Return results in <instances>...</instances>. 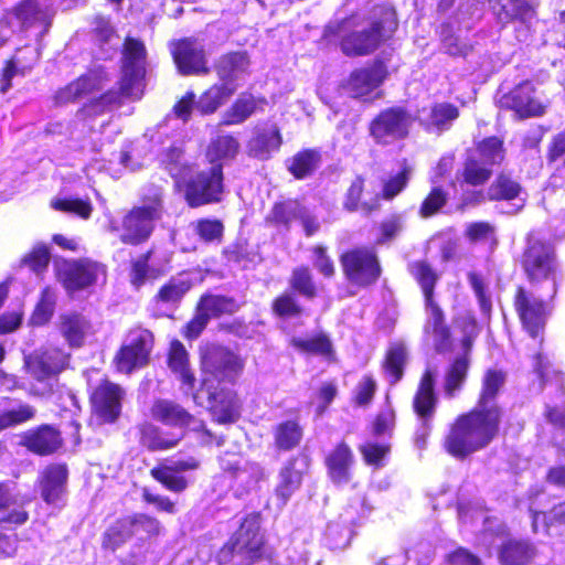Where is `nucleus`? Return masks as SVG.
Returning <instances> with one entry per match:
<instances>
[{"label":"nucleus","instance_id":"1","mask_svg":"<svg viewBox=\"0 0 565 565\" xmlns=\"http://www.w3.org/2000/svg\"><path fill=\"white\" fill-rule=\"evenodd\" d=\"M497 393L483 391L477 407L457 418L445 441L451 456L462 459L488 446L498 434L501 411Z\"/></svg>","mask_w":565,"mask_h":565},{"label":"nucleus","instance_id":"2","mask_svg":"<svg viewBox=\"0 0 565 565\" xmlns=\"http://www.w3.org/2000/svg\"><path fill=\"white\" fill-rule=\"evenodd\" d=\"M146 57L145 44L137 39L127 38L122 50L119 89H110L100 97L89 100L78 109L76 116L84 120L98 116L113 106L120 105L125 98H141L146 75Z\"/></svg>","mask_w":565,"mask_h":565},{"label":"nucleus","instance_id":"3","mask_svg":"<svg viewBox=\"0 0 565 565\" xmlns=\"http://www.w3.org/2000/svg\"><path fill=\"white\" fill-rule=\"evenodd\" d=\"M397 26L395 9L391 6H377L373 10L371 26L343 36L341 50L347 56L369 55L379 47L381 42L390 39Z\"/></svg>","mask_w":565,"mask_h":565},{"label":"nucleus","instance_id":"4","mask_svg":"<svg viewBox=\"0 0 565 565\" xmlns=\"http://www.w3.org/2000/svg\"><path fill=\"white\" fill-rule=\"evenodd\" d=\"M258 513L247 515L231 540L220 550L221 565H252L262 557L263 536Z\"/></svg>","mask_w":565,"mask_h":565},{"label":"nucleus","instance_id":"5","mask_svg":"<svg viewBox=\"0 0 565 565\" xmlns=\"http://www.w3.org/2000/svg\"><path fill=\"white\" fill-rule=\"evenodd\" d=\"M201 384L212 388L220 384L234 385L241 376L244 362L226 347L207 343L200 349Z\"/></svg>","mask_w":565,"mask_h":565},{"label":"nucleus","instance_id":"6","mask_svg":"<svg viewBox=\"0 0 565 565\" xmlns=\"http://www.w3.org/2000/svg\"><path fill=\"white\" fill-rule=\"evenodd\" d=\"M162 191L151 186L143 195L142 204L134 207L124 217L121 242L136 245L146 241L153 231L154 222L162 216Z\"/></svg>","mask_w":565,"mask_h":565},{"label":"nucleus","instance_id":"7","mask_svg":"<svg viewBox=\"0 0 565 565\" xmlns=\"http://www.w3.org/2000/svg\"><path fill=\"white\" fill-rule=\"evenodd\" d=\"M413 122L414 117L405 107H388L370 122V136L379 145H392L409 135Z\"/></svg>","mask_w":565,"mask_h":565},{"label":"nucleus","instance_id":"8","mask_svg":"<svg viewBox=\"0 0 565 565\" xmlns=\"http://www.w3.org/2000/svg\"><path fill=\"white\" fill-rule=\"evenodd\" d=\"M521 264L526 277L533 284L555 279L557 262L554 248L533 236L527 238Z\"/></svg>","mask_w":565,"mask_h":565},{"label":"nucleus","instance_id":"9","mask_svg":"<svg viewBox=\"0 0 565 565\" xmlns=\"http://www.w3.org/2000/svg\"><path fill=\"white\" fill-rule=\"evenodd\" d=\"M222 164L191 177L185 185V200L191 207L220 202L224 190Z\"/></svg>","mask_w":565,"mask_h":565},{"label":"nucleus","instance_id":"10","mask_svg":"<svg viewBox=\"0 0 565 565\" xmlns=\"http://www.w3.org/2000/svg\"><path fill=\"white\" fill-rule=\"evenodd\" d=\"M345 277L354 285L366 287L381 275V266L372 248L359 247L348 250L340 258Z\"/></svg>","mask_w":565,"mask_h":565},{"label":"nucleus","instance_id":"11","mask_svg":"<svg viewBox=\"0 0 565 565\" xmlns=\"http://www.w3.org/2000/svg\"><path fill=\"white\" fill-rule=\"evenodd\" d=\"M195 404L206 408L221 424L235 423L241 416V401L235 391H195L192 394Z\"/></svg>","mask_w":565,"mask_h":565},{"label":"nucleus","instance_id":"12","mask_svg":"<svg viewBox=\"0 0 565 565\" xmlns=\"http://www.w3.org/2000/svg\"><path fill=\"white\" fill-rule=\"evenodd\" d=\"M58 273L64 288L74 292L93 286L99 277L105 278L106 268L97 262L79 259L63 263Z\"/></svg>","mask_w":565,"mask_h":565},{"label":"nucleus","instance_id":"13","mask_svg":"<svg viewBox=\"0 0 565 565\" xmlns=\"http://www.w3.org/2000/svg\"><path fill=\"white\" fill-rule=\"evenodd\" d=\"M153 344V335L149 330L130 331L126 343L116 356L118 370L130 373L147 364Z\"/></svg>","mask_w":565,"mask_h":565},{"label":"nucleus","instance_id":"14","mask_svg":"<svg viewBox=\"0 0 565 565\" xmlns=\"http://www.w3.org/2000/svg\"><path fill=\"white\" fill-rule=\"evenodd\" d=\"M174 63L182 75L207 74L204 45L194 39L180 40L172 50Z\"/></svg>","mask_w":565,"mask_h":565},{"label":"nucleus","instance_id":"15","mask_svg":"<svg viewBox=\"0 0 565 565\" xmlns=\"http://www.w3.org/2000/svg\"><path fill=\"white\" fill-rule=\"evenodd\" d=\"M499 103L502 108L514 110L520 118L537 117L545 110V106L535 97L534 86L529 81L504 94Z\"/></svg>","mask_w":565,"mask_h":565},{"label":"nucleus","instance_id":"16","mask_svg":"<svg viewBox=\"0 0 565 565\" xmlns=\"http://www.w3.org/2000/svg\"><path fill=\"white\" fill-rule=\"evenodd\" d=\"M514 305L524 329L532 338H537L546 320L544 302L519 287Z\"/></svg>","mask_w":565,"mask_h":565},{"label":"nucleus","instance_id":"17","mask_svg":"<svg viewBox=\"0 0 565 565\" xmlns=\"http://www.w3.org/2000/svg\"><path fill=\"white\" fill-rule=\"evenodd\" d=\"M108 81L109 79L104 68L97 67L89 70L77 79L57 90L55 94V100L57 104L78 100L94 92L103 89Z\"/></svg>","mask_w":565,"mask_h":565},{"label":"nucleus","instance_id":"18","mask_svg":"<svg viewBox=\"0 0 565 565\" xmlns=\"http://www.w3.org/2000/svg\"><path fill=\"white\" fill-rule=\"evenodd\" d=\"M29 503L30 499L17 491L14 482H0V511L10 510L0 518V524L23 525L29 520V513L25 510Z\"/></svg>","mask_w":565,"mask_h":565},{"label":"nucleus","instance_id":"19","mask_svg":"<svg viewBox=\"0 0 565 565\" xmlns=\"http://www.w3.org/2000/svg\"><path fill=\"white\" fill-rule=\"evenodd\" d=\"M24 362L28 371L35 379L42 381L63 370L67 362V355L58 349L47 348L25 356Z\"/></svg>","mask_w":565,"mask_h":565},{"label":"nucleus","instance_id":"20","mask_svg":"<svg viewBox=\"0 0 565 565\" xmlns=\"http://www.w3.org/2000/svg\"><path fill=\"white\" fill-rule=\"evenodd\" d=\"M21 446L40 456H49L57 451L63 445V438L58 429L51 425H41L35 429L25 431Z\"/></svg>","mask_w":565,"mask_h":565},{"label":"nucleus","instance_id":"21","mask_svg":"<svg viewBox=\"0 0 565 565\" xmlns=\"http://www.w3.org/2000/svg\"><path fill=\"white\" fill-rule=\"evenodd\" d=\"M152 417L171 427L183 429L192 426L193 430H200L203 423L196 420L185 408L169 399H158L151 407Z\"/></svg>","mask_w":565,"mask_h":565},{"label":"nucleus","instance_id":"22","mask_svg":"<svg viewBox=\"0 0 565 565\" xmlns=\"http://www.w3.org/2000/svg\"><path fill=\"white\" fill-rule=\"evenodd\" d=\"M387 75L383 62H375L370 67L355 70L351 73L347 89L353 97H363L377 88Z\"/></svg>","mask_w":565,"mask_h":565},{"label":"nucleus","instance_id":"23","mask_svg":"<svg viewBox=\"0 0 565 565\" xmlns=\"http://www.w3.org/2000/svg\"><path fill=\"white\" fill-rule=\"evenodd\" d=\"M309 459L306 455H299L286 462L279 472V482L276 494L285 504L292 493L300 487L302 475L308 467Z\"/></svg>","mask_w":565,"mask_h":565},{"label":"nucleus","instance_id":"24","mask_svg":"<svg viewBox=\"0 0 565 565\" xmlns=\"http://www.w3.org/2000/svg\"><path fill=\"white\" fill-rule=\"evenodd\" d=\"M68 470L66 465H49L40 477V489L42 499L49 504L57 503L65 492Z\"/></svg>","mask_w":565,"mask_h":565},{"label":"nucleus","instance_id":"25","mask_svg":"<svg viewBox=\"0 0 565 565\" xmlns=\"http://www.w3.org/2000/svg\"><path fill=\"white\" fill-rule=\"evenodd\" d=\"M427 319L424 326L426 335L431 337L434 348L437 352H446L451 347L450 330L445 322V316L436 301L425 303Z\"/></svg>","mask_w":565,"mask_h":565},{"label":"nucleus","instance_id":"26","mask_svg":"<svg viewBox=\"0 0 565 565\" xmlns=\"http://www.w3.org/2000/svg\"><path fill=\"white\" fill-rule=\"evenodd\" d=\"M354 456L350 447L341 443L326 457L328 476L334 484H347L351 480Z\"/></svg>","mask_w":565,"mask_h":565},{"label":"nucleus","instance_id":"27","mask_svg":"<svg viewBox=\"0 0 565 565\" xmlns=\"http://www.w3.org/2000/svg\"><path fill=\"white\" fill-rule=\"evenodd\" d=\"M223 469L232 476L234 482V494L236 498H242L253 487H255L260 472L258 465L249 463L242 459L224 463Z\"/></svg>","mask_w":565,"mask_h":565},{"label":"nucleus","instance_id":"28","mask_svg":"<svg viewBox=\"0 0 565 565\" xmlns=\"http://www.w3.org/2000/svg\"><path fill=\"white\" fill-rule=\"evenodd\" d=\"M535 556L536 548L527 540H508L499 550L501 565H529Z\"/></svg>","mask_w":565,"mask_h":565},{"label":"nucleus","instance_id":"29","mask_svg":"<svg viewBox=\"0 0 565 565\" xmlns=\"http://www.w3.org/2000/svg\"><path fill=\"white\" fill-rule=\"evenodd\" d=\"M168 366L170 371L178 377L182 385L193 387L196 379L190 366L189 353L179 340L170 343L168 352Z\"/></svg>","mask_w":565,"mask_h":565},{"label":"nucleus","instance_id":"30","mask_svg":"<svg viewBox=\"0 0 565 565\" xmlns=\"http://www.w3.org/2000/svg\"><path fill=\"white\" fill-rule=\"evenodd\" d=\"M249 58L246 52H231L221 56L215 65L216 73L223 83H233L247 73Z\"/></svg>","mask_w":565,"mask_h":565},{"label":"nucleus","instance_id":"31","mask_svg":"<svg viewBox=\"0 0 565 565\" xmlns=\"http://www.w3.org/2000/svg\"><path fill=\"white\" fill-rule=\"evenodd\" d=\"M522 193V186L516 181H514L507 174H500L488 188L487 198L491 201L516 200L518 203L513 204V213H515L519 212L524 206L525 199L521 198Z\"/></svg>","mask_w":565,"mask_h":565},{"label":"nucleus","instance_id":"32","mask_svg":"<svg viewBox=\"0 0 565 565\" xmlns=\"http://www.w3.org/2000/svg\"><path fill=\"white\" fill-rule=\"evenodd\" d=\"M281 136L276 125L257 128L255 137L249 141L250 153L259 159H268L273 151L280 148Z\"/></svg>","mask_w":565,"mask_h":565},{"label":"nucleus","instance_id":"33","mask_svg":"<svg viewBox=\"0 0 565 565\" xmlns=\"http://www.w3.org/2000/svg\"><path fill=\"white\" fill-rule=\"evenodd\" d=\"M89 330V321L81 313L68 312L60 317V331L72 347H81Z\"/></svg>","mask_w":565,"mask_h":565},{"label":"nucleus","instance_id":"34","mask_svg":"<svg viewBox=\"0 0 565 565\" xmlns=\"http://www.w3.org/2000/svg\"><path fill=\"white\" fill-rule=\"evenodd\" d=\"M459 117V109L450 103H437L430 107L428 116L423 119L426 130L443 132L448 130Z\"/></svg>","mask_w":565,"mask_h":565},{"label":"nucleus","instance_id":"35","mask_svg":"<svg viewBox=\"0 0 565 565\" xmlns=\"http://www.w3.org/2000/svg\"><path fill=\"white\" fill-rule=\"evenodd\" d=\"M140 433L141 444L151 451L171 449L183 438L182 431L169 434L152 424H145Z\"/></svg>","mask_w":565,"mask_h":565},{"label":"nucleus","instance_id":"36","mask_svg":"<svg viewBox=\"0 0 565 565\" xmlns=\"http://www.w3.org/2000/svg\"><path fill=\"white\" fill-rule=\"evenodd\" d=\"M121 391H93L89 398L96 415L105 422H114L121 408Z\"/></svg>","mask_w":565,"mask_h":565},{"label":"nucleus","instance_id":"37","mask_svg":"<svg viewBox=\"0 0 565 565\" xmlns=\"http://www.w3.org/2000/svg\"><path fill=\"white\" fill-rule=\"evenodd\" d=\"M408 352L404 343H392L387 350L383 365L385 377L390 385H395L403 376Z\"/></svg>","mask_w":565,"mask_h":565},{"label":"nucleus","instance_id":"38","mask_svg":"<svg viewBox=\"0 0 565 565\" xmlns=\"http://www.w3.org/2000/svg\"><path fill=\"white\" fill-rule=\"evenodd\" d=\"M274 445L279 451L295 449L302 439V428L295 420H285L275 426L273 430Z\"/></svg>","mask_w":565,"mask_h":565},{"label":"nucleus","instance_id":"39","mask_svg":"<svg viewBox=\"0 0 565 565\" xmlns=\"http://www.w3.org/2000/svg\"><path fill=\"white\" fill-rule=\"evenodd\" d=\"M236 90L235 85L222 83L209 88L196 102V109L201 114H212L223 105Z\"/></svg>","mask_w":565,"mask_h":565},{"label":"nucleus","instance_id":"40","mask_svg":"<svg viewBox=\"0 0 565 565\" xmlns=\"http://www.w3.org/2000/svg\"><path fill=\"white\" fill-rule=\"evenodd\" d=\"M198 307L207 316L209 319L217 318L222 315H232L239 308L234 298L220 295L203 296Z\"/></svg>","mask_w":565,"mask_h":565},{"label":"nucleus","instance_id":"41","mask_svg":"<svg viewBox=\"0 0 565 565\" xmlns=\"http://www.w3.org/2000/svg\"><path fill=\"white\" fill-rule=\"evenodd\" d=\"M409 270L423 290L425 303H431L434 301V288L439 279L437 273L424 260L412 263Z\"/></svg>","mask_w":565,"mask_h":565},{"label":"nucleus","instance_id":"42","mask_svg":"<svg viewBox=\"0 0 565 565\" xmlns=\"http://www.w3.org/2000/svg\"><path fill=\"white\" fill-rule=\"evenodd\" d=\"M132 521L130 515L117 519L104 534V546L111 551L117 550L134 537Z\"/></svg>","mask_w":565,"mask_h":565},{"label":"nucleus","instance_id":"43","mask_svg":"<svg viewBox=\"0 0 565 565\" xmlns=\"http://www.w3.org/2000/svg\"><path fill=\"white\" fill-rule=\"evenodd\" d=\"M320 153L316 150H303L295 154L288 170L297 178L303 179L311 174L320 163Z\"/></svg>","mask_w":565,"mask_h":565},{"label":"nucleus","instance_id":"44","mask_svg":"<svg viewBox=\"0 0 565 565\" xmlns=\"http://www.w3.org/2000/svg\"><path fill=\"white\" fill-rule=\"evenodd\" d=\"M301 204L297 201H285L276 203L267 216V221L274 225H281L289 228L292 221L298 220Z\"/></svg>","mask_w":565,"mask_h":565},{"label":"nucleus","instance_id":"45","mask_svg":"<svg viewBox=\"0 0 565 565\" xmlns=\"http://www.w3.org/2000/svg\"><path fill=\"white\" fill-rule=\"evenodd\" d=\"M438 405L435 391H417L413 398V408L419 422L431 423Z\"/></svg>","mask_w":565,"mask_h":565},{"label":"nucleus","instance_id":"46","mask_svg":"<svg viewBox=\"0 0 565 565\" xmlns=\"http://www.w3.org/2000/svg\"><path fill=\"white\" fill-rule=\"evenodd\" d=\"M271 310L275 316L282 319L298 318L303 312V308L292 291H285L275 298L271 303Z\"/></svg>","mask_w":565,"mask_h":565},{"label":"nucleus","instance_id":"47","mask_svg":"<svg viewBox=\"0 0 565 565\" xmlns=\"http://www.w3.org/2000/svg\"><path fill=\"white\" fill-rule=\"evenodd\" d=\"M492 174V168L475 156H469L465 162L462 177L465 182L471 185L486 183Z\"/></svg>","mask_w":565,"mask_h":565},{"label":"nucleus","instance_id":"48","mask_svg":"<svg viewBox=\"0 0 565 565\" xmlns=\"http://www.w3.org/2000/svg\"><path fill=\"white\" fill-rule=\"evenodd\" d=\"M237 140L228 135L217 136L209 146L207 158L212 163L221 159L234 158L238 151Z\"/></svg>","mask_w":565,"mask_h":565},{"label":"nucleus","instance_id":"49","mask_svg":"<svg viewBox=\"0 0 565 565\" xmlns=\"http://www.w3.org/2000/svg\"><path fill=\"white\" fill-rule=\"evenodd\" d=\"M364 180L361 177H356L351 183L347 191L343 206L349 212H355L360 207L363 212L369 215L372 211L377 209V201L374 203L363 202L360 204V199L363 192Z\"/></svg>","mask_w":565,"mask_h":565},{"label":"nucleus","instance_id":"50","mask_svg":"<svg viewBox=\"0 0 565 565\" xmlns=\"http://www.w3.org/2000/svg\"><path fill=\"white\" fill-rule=\"evenodd\" d=\"M255 108L256 103L252 96H242L224 114L221 124L226 126L241 124L255 111Z\"/></svg>","mask_w":565,"mask_h":565},{"label":"nucleus","instance_id":"51","mask_svg":"<svg viewBox=\"0 0 565 565\" xmlns=\"http://www.w3.org/2000/svg\"><path fill=\"white\" fill-rule=\"evenodd\" d=\"M289 285L294 291H297L307 299H313L317 296V287L308 267L295 268L289 279Z\"/></svg>","mask_w":565,"mask_h":565},{"label":"nucleus","instance_id":"52","mask_svg":"<svg viewBox=\"0 0 565 565\" xmlns=\"http://www.w3.org/2000/svg\"><path fill=\"white\" fill-rule=\"evenodd\" d=\"M190 288L191 284L188 279L181 276L173 277L160 288L157 298L164 303H175L183 298Z\"/></svg>","mask_w":565,"mask_h":565},{"label":"nucleus","instance_id":"53","mask_svg":"<svg viewBox=\"0 0 565 565\" xmlns=\"http://www.w3.org/2000/svg\"><path fill=\"white\" fill-rule=\"evenodd\" d=\"M35 415V408L28 404H17L11 408L0 412V430L30 420Z\"/></svg>","mask_w":565,"mask_h":565},{"label":"nucleus","instance_id":"54","mask_svg":"<svg viewBox=\"0 0 565 565\" xmlns=\"http://www.w3.org/2000/svg\"><path fill=\"white\" fill-rule=\"evenodd\" d=\"M352 539V531L341 522H330L327 526L324 541L330 550L345 548Z\"/></svg>","mask_w":565,"mask_h":565},{"label":"nucleus","instance_id":"55","mask_svg":"<svg viewBox=\"0 0 565 565\" xmlns=\"http://www.w3.org/2000/svg\"><path fill=\"white\" fill-rule=\"evenodd\" d=\"M479 160L489 167L501 163L504 158L503 142L497 137L482 140L478 147Z\"/></svg>","mask_w":565,"mask_h":565},{"label":"nucleus","instance_id":"56","mask_svg":"<svg viewBox=\"0 0 565 565\" xmlns=\"http://www.w3.org/2000/svg\"><path fill=\"white\" fill-rule=\"evenodd\" d=\"M132 521L134 537L145 541L150 536L158 535L160 532V523L157 519L143 513H135L130 515Z\"/></svg>","mask_w":565,"mask_h":565},{"label":"nucleus","instance_id":"57","mask_svg":"<svg viewBox=\"0 0 565 565\" xmlns=\"http://www.w3.org/2000/svg\"><path fill=\"white\" fill-rule=\"evenodd\" d=\"M448 201V193L440 186L431 189L419 206L418 214L423 218L436 215Z\"/></svg>","mask_w":565,"mask_h":565},{"label":"nucleus","instance_id":"58","mask_svg":"<svg viewBox=\"0 0 565 565\" xmlns=\"http://www.w3.org/2000/svg\"><path fill=\"white\" fill-rule=\"evenodd\" d=\"M468 367L469 360L466 355L455 359L446 371L444 388H459L465 383Z\"/></svg>","mask_w":565,"mask_h":565},{"label":"nucleus","instance_id":"59","mask_svg":"<svg viewBox=\"0 0 565 565\" xmlns=\"http://www.w3.org/2000/svg\"><path fill=\"white\" fill-rule=\"evenodd\" d=\"M385 407L377 414L372 425V434L376 437L391 436L395 426V412L390 405L388 394L385 395Z\"/></svg>","mask_w":565,"mask_h":565},{"label":"nucleus","instance_id":"60","mask_svg":"<svg viewBox=\"0 0 565 565\" xmlns=\"http://www.w3.org/2000/svg\"><path fill=\"white\" fill-rule=\"evenodd\" d=\"M291 343L300 351L327 355L331 352V342L326 335H318L307 339L294 338Z\"/></svg>","mask_w":565,"mask_h":565},{"label":"nucleus","instance_id":"61","mask_svg":"<svg viewBox=\"0 0 565 565\" xmlns=\"http://www.w3.org/2000/svg\"><path fill=\"white\" fill-rule=\"evenodd\" d=\"M151 475L157 481L161 482L171 491L181 492L188 487V481L184 477L179 476L177 472L172 471L171 468L166 466L152 469Z\"/></svg>","mask_w":565,"mask_h":565},{"label":"nucleus","instance_id":"62","mask_svg":"<svg viewBox=\"0 0 565 565\" xmlns=\"http://www.w3.org/2000/svg\"><path fill=\"white\" fill-rule=\"evenodd\" d=\"M52 207L66 213L77 214L83 218H88L93 211L92 204L81 199L54 200L52 201Z\"/></svg>","mask_w":565,"mask_h":565},{"label":"nucleus","instance_id":"63","mask_svg":"<svg viewBox=\"0 0 565 565\" xmlns=\"http://www.w3.org/2000/svg\"><path fill=\"white\" fill-rule=\"evenodd\" d=\"M150 255V252L145 253L131 263L130 281L137 288L143 285L148 278L153 276L148 264Z\"/></svg>","mask_w":565,"mask_h":565},{"label":"nucleus","instance_id":"64","mask_svg":"<svg viewBox=\"0 0 565 565\" xmlns=\"http://www.w3.org/2000/svg\"><path fill=\"white\" fill-rule=\"evenodd\" d=\"M49 263L50 252L45 245H36L33 250L22 259V264L30 267L36 274L46 269Z\"/></svg>","mask_w":565,"mask_h":565}]
</instances>
